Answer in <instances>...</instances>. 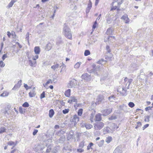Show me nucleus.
Here are the masks:
<instances>
[{"label":"nucleus","mask_w":153,"mask_h":153,"mask_svg":"<svg viewBox=\"0 0 153 153\" xmlns=\"http://www.w3.org/2000/svg\"><path fill=\"white\" fill-rule=\"evenodd\" d=\"M63 33L65 37L69 39H72V35L71 29L67 26L66 24L64 25Z\"/></svg>","instance_id":"nucleus-1"},{"label":"nucleus","mask_w":153,"mask_h":153,"mask_svg":"<svg viewBox=\"0 0 153 153\" xmlns=\"http://www.w3.org/2000/svg\"><path fill=\"white\" fill-rule=\"evenodd\" d=\"M92 69L91 70H88L87 69V71L90 73H95L97 75V73L96 72L98 71H99L100 69V66L99 65H96L95 64H93L92 65Z\"/></svg>","instance_id":"nucleus-2"},{"label":"nucleus","mask_w":153,"mask_h":153,"mask_svg":"<svg viewBox=\"0 0 153 153\" xmlns=\"http://www.w3.org/2000/svg\"><path fill=\"white\" fill-rule=\"evenodd\" d=\"M104 126V123L100 121L96 122L94 124V127L95 130H100Z\"/></svg>","instance_id":"nucleus-3"},{"label":"nucleus","mask_w":153,"mask_h":153,"mask_svg":"<svg viewBox=\"0 0 153 153\" xmlns=\"http://www.w3.org/2000/svg\"><path fill=\"white\" fill-rule=\"evenodd\" d=\"M124 83L125 85V87L127 89H128L129 88V86L131 83L133 81V79H128L126 77L124 79Z\"/></svg>","instance_id":"nucleus-4"},{"label":"nucleus","mask_w":153,"mask_h":153,"mask_svg":"<svg viewBox=\"0 0 153 153\" xmlns=\"http://www.w3.org/2000/svg\"><path fill=\"white\" fill-rule=\"evenodd\" d=\"M105 100L103 95L100 94L98 95L97 98V101L96 103V104H99L100 103H104Z\"/></svg>","instance_id":"nucleus-5"},{"label":"nucleus","mask_w":153,"mask_h":153,"mask_svg":"<svg viewBox=\"0 0 153 153\" xmlns=\"http://www.w3.org/2000/svg\"><path fill=\"white\" fill-rule=\"evenodd\" d=\"M77 84L76 80L74 79H72L70 80L68 84V88H72L74 87Z\"/></svg>","instance_id":"nucleus-6"},{"label":"nucleus","mask_w":153,"mask_h":153,"mask_svg":"<svg viewBox=\"0 0 153 153\" xmlns=\"http://www.w3.org/2000/svg\"><path fill=\"white\" fill-rule=\"evenodd\" d=\"M81 78L86 81H89L91 79V75L87 73L83 74L81 76Z\"/></svg>","instance_id":"nucleus-7"},{"label":"nucleus","mask_w":153,"mask_h":153,"mask_svg":"<svg viewBox=\"0 0 153 153\" xmlns=\"http://www.w3.org/2000/svg\"><path fill=\"white\" fill-rule=\"evenodd\" d=\"M127 88L126 87H123L121 89L119 88L117 90V91L119 92L122 95L126 96L127 95Z\"/></svg>","instance_id":"nucleus-8"},{"label":"nucleus","mask_w":153,"mask_h":153,"mask_svg":"<svg viewBox=\"0 0 153 153\" xmlns=\"http://www.w3.org/2000/svg\"><path fill=\"white\" fill-rule=\"evenodd\" d=\"M112 108H109L103 110L101 112L103 116H105L109 114L112 112Z\"/></svg>","instance_id":"nucleus-9"},{"label":"nucleus","mask_w":153,"mask_h":153,"mask_svg":"<svg viewBox=\"0 0 153 153\" xmlns=\"http://www.w3.org/2000/svg\"><path fill=\"white\" fill-rule=\"evenodd\" d=\"M122 146H118L114 150L113 153H122Z\"/></svg>","instance_id":"nucleus-10"},{"label":"nucleus","mask_w":153,"mask_h":153,"mask_svg":"<svg viewBox=\"0 0 153 153\" xmlns=\"http://www.w3.org/2000/svg\"><path fill=\"white\" fill-rule=\"evenodd\" d=\"M79 121V117L78 116L75 114L73 118L71 119V122L74 123V125H75Z\"/></svg>","instance_id":"nucleus-11"},{"label":"nucleus","mask_w":153,"mask_h":153,"mask_svg":"<svg viewBox=\"0 0 153 153\" xmlns=\"http://www.w3.org/2000/svg\"><path fill=\"white\" fill-rule=\"evenodd\" d=\"M62 65L60 66V65L59 64H56L53 65L51 67V68L53 69V70H55L56 68H58L59 67H62V68L65 67V65L63 64V62H62Z\"/></svg>","instance_id":"nucleus-12"},{"label":"nucleus","mask_w":153,"mask_h":153,"mask_svg":"<svg viewBox=\"0 0 153 153\" xmlns=\"http://www.w3.org/2000/svg\"><path fill=\"white\" fill-rule=\"evenodd\" d=\"M22 82L21 80L19 81L18 83L16 84L13 88H12V90H16L17 89L19 88L22 85Z\"/></svg>","instance_id":"nucleus-13"},{"label":"nucleus","mask_w":153,"mask_h":153,"mask_svg":"<svg viewBox=\"0 0 153 153\" xmlns=\"http://www.w3.org/2000/svg\"><path fill=\"white\" fill-rule=\"evenodd\" d=\"M102 114L99 113L96 115L94 119L95 121H100L102 120L101 116Z\"/></svg>","instance_id":"nucleus-14"},{"label":"nucleus","mask_w":153,"mask_h":153,"mask_svg":"<svg viewBox=\"0 0 153 153\" xmlns=\"http://www.w3.org/2000/svg\"><path fill=\"white\" fill-rule=\"evenodd\" d=\"M35 88H33V90H32L29 93V96L30 97H35L36 94L35 91Z\"/></svg>","instance_id":"nucleus-15"},{"label":"nucleus","mask_w":153,"mask_h":153,"mask_svg":"<svg viewBox=\"0 0 153 153\" xmlns=\"http://www.w3.org/2000/svg\"><path fill=\"white\" fill-rule=\"evenodd\" d=\"M121 19L125 21L126 23H128L129 22V19L126 15H123L121 17Z\"/></svg>","instance_id":"nucleus-16"},{"label":"nucleus","mask_w":153,"mask_h":153,"mask_svg":"<svg viewBox=\"0 0 153 153\" xmlns=\"http://www.w3.org/2000/svg\"><path fill=\"white\" fill-rule=\"evenodd\" d=\"M17 143V141H16L15 142L13 141H10L8 142L7 143V144L8 145L10 146H15Z\"/></svg>","instance_id":"nucleus-17"},{"label":"nucleus","mask_w":153,"mask_h":153,"mask_svg":"<svg viewBox=\"0 0 153 153\" xmlns=\"http://www.w3.org/2000/svg\"><path fill=\"white\" fill-rule=\"evenodd\" d=\"M34 51L36 54H39L40 52V50L39 47L38 46L35 47L34 48Z\"/></svg>","instance_id":"nucleus-18"},{"label":"nucleus","mask_w":153,"mask_h":153,"mask_svg":"<svg viewBox=\"0 0 153 153\" xmlns=\"http://www.w3.org/2000/svg\"><path fill=\"white\" fill-rule=\"evenodd\" d=\"M107 62V61L105 60L104 59H102L99 60L97 63L99 64H101L102 65H104V64L106 63Z\"/></svg>","instance_id":"nucleus-19"},{"label":"nucleus","mask_w":153,"mask_h":153,"mask_svg":"<svg viewBox=\"0 0 153 153\" xmlns=\"http://www.w3.org/2000/svg\"><path fill=\"white\" fill-rule=\"evenodd\" d=\"M84 126L87 129H89L93 127V126L90 124L86 123L84 124Z\"/></svg>","instance_id":"nucleus-20"},{"label":"nucleus","mask_w":153,"mask_h":153,"mask_svg":"<svg viewBox=\"0 0 153 153\" xmlns=\"http://www.w3.org/2000/svg\"><path fill=\"white\" fill-rule=\"evenodd\" d=\"M54 114V112L53 109H51L49 111V116L50 117L52 118Z\"/></svg>","instance_id":"nucleus-21"},{"label":"nucleus","mask_w":153,"mask_h":153,"mask_svg":"<svg viewBox=\"0 0 153 153\" xmlns=\"http://www.w3.org/2000/svg\"><path fill=\"white\" fill-rule=\"evenodd\" d=\"M71 91V90L70 89H68L65 92V95L67 97H69L70 96Z\"/></svg>","instance_id":"nucleus-22"},{"label":"nucleus","mask_w":153,"mask_h":153,"mask_svg":"<svg viewBox=\"0 0 153 153\" xmlns=\"http://www.w3.org/2000/svg\"><path fill=\"white\" fill-rule=\"evenodd\" d=\"M112 32V29L111 28H109L107 29L106 32V34L108 35H110L111 34Z\"/></svg>","instance_id":"nucleus-23"},{"label":"nucleus","mask_w":153,"mask_h":153,"mask_svg":"<svg viewBox=\"0 0 153 153\" xmlns=\"http://www.w3.org/2000/svg\"><path fill=\"white\" fill-rule=\"evenodd\" d=\"M6 130L7 129L5 127H1L0 128V134L5 132Z\"/></svg>","instance_id":"nucleus-24"},{"label":"nucleus","mask_w":153,"mask_h":153,"mask_svg":"<svg viewBox=\"0 0 153 153\" xmlns=\"http://www.w3.org/2000/svg\"><path fill=\"white\" fill-rule=\"evenodd\" d=\"M9 94V93L6 91H4V92L0 95L1 97H5L7 96Z\"/></svg>","instance_id":"nucleus-25"},{"label":"nucleus","mask_w":153,"mask_h":153,"mask_svg":"<svg viewBox=\"0 0 153 153\" xmlns=\"http://www.w3.org/2000/svg\"><path fill=\"white\" fill-rule=\"evenodd\" d=\"M44 147H42L41 146V145H38L37 146L36 149H36L37 151H42L44 149Z\"/></svg>","instance_id":"nucleus-26"},{"label":"nucleus","mask_w":153,"mask_h":153,"mask_svg":"<svg viewBox=\"0 0 153 153\" xmlns=\"http://www.w3.org/2000/svg\"><path fill=\"white\" fill-rule=\"evenodd\" d=\"M112 140V137H111L109 136L106 138L105 140V141L107 143H109L111 142Z\"/></svg>","instance_id":"nucleus-27"},{"label":"nucleus","mask_w":153,"mask_h":153,"mask_svg":"<svg viewBox=\"0 0 153 153\" xmlns=\"http://www.w3.org/2000/svg\"><path fill=\"white\" fill-rule=\"evenodd\" d=\"M29 64L31 67L34 66L35 64H36V62H33L31 60H29Z\"/></svg>","instance_id":"nucleus-28"},{"label":"nucleus","mask_w":153,"mask_h":153,"mask_svg":"<svg viewBox=\"0 0 153 153\" xmlns=\"http://www.w3.org/2000/svg\"><path fill=\"white\" fill-rule=\"evenodd\" d=\"M111 126L112 127V129H117L118 128V126L114 123H112L111 124Z\"/></svg>","instance_id":"nucleus-29"},{"label":"nucleus","mask_w":153,"mask_h":153,"mask_svg":"<svg viewBox=\"0 0 153 153\" xmlns=\"http://www.w3.org/2000/svg\"><path fill=\"white\" fill-rule=\"evenodd\" d=\"M115 97L114 96H111L108 97V100L110 101V102H112L114 100H115Z\"/></svg>","instance_id":"nucleus-30"},{"label":"nucleus","mask_w":153,"mask_h":153,"mask_svg":"<svg viewBox=\"0 0 153 153\" xmlns=\"http://www.w3.org/2000/svg\"><path fill=\"white\" fill-rule=\"evenodd\" d=\"M93 145L94 144L92 143H90L87 147V150H89L90 149H92L91 147L93 146Z\"/></svg>","instance_id":"nucleus-31"},{"label":"nucleus","mask_w":153,"mask_h":153,"mask_svg":"<svg viewBox=\"0 0 153 153\" xmlns=\"http://www.w3.org/2000/svg\"><path fill=\"white\" fill-rule=\"evenodd\" d=\"M84 143L85 142L84 141L81 142L79 144V147L81 148H83L84 146Z\"/></svg>","instance_id":"nucleus-32"},{"label":"nucleus","mask_w":153,"mask_h":153,"mask_svg":"<svg viewBox=\"0 0 153 153\" xmlns=\"http://www.w3.org/2000/svg\"><path fill=\"white\" fill-rule=\"evenodd\" d=\"M65 137L64 136L61 137L59 139V143H62L65 140Z\"/></svg>","instance_id":"nucleus-33"},{"label":"nucleus","mask_w":153,"mask_h":153,"mask_svg":"<svg viewBox=\"0 0 153 153\" xmlns=\"http://www.w3.org/2000/svg\"><path fill=\"white\" fill-rule=\"evenodd\" d=\"M115 2L113 1L112 2L111 5H112V7L111 8V10H116L117 8V6H114V4L115 3Z\"/></svg>","instance_id":"nucleus-34"},{"label":"nucleus","mask_w":153,"mask_h":153,"mask_svg":"<svg viewBox=\"0 0 153 153\" xmlns=\"http://www.w3.org/2000/svg\"><path fill=\"white\" fill-rule=\"evenodd\" d=\"M51 48V45L50 43H48L46 45V48L48 51L50 50Z\"/></svg>","instance_id":"nucleus-35"},{"label":"nucleus","mask_w":153,"mask_h":153,"mask_svg":"<svg viewBox=\"0 0 153 153\" xmlns=\"http://www.w3.org/2000/svg\"><path fill=\"white\" fill-rule=\"evenodd\" d=\"M82 63L81 62H78L76 63L74 65V68H78L80 65Z\"/></svg>","instance_id":"nucleus-36"},{"label":"nucleus","mask_w":153,"mask_h":153,"mask_svg":"<svg viewBox=\"0 0 153 153\" xmlns=\"http://www.w3.org/2000/svg\"><path fill=\"white\" fill-rule=\"evenodd\" d=\"M70 99L72 100L73 102H77V99L74 96H71L70 97Z\"/></svg>","instance_id":"nucleus-37"},{"label":"nucleus","mask_w":153,"mask_h":153,"mask_svg":"<svg viewBox=\"0 0 153 153\" xmlns=\"http://www.w3.org/2000/svg\"><path fill=\"white\" fill-rule=\"evenodd\" d=\"M90 54V51L88 50H85L84 52V55L85 56H87Z\"/></svg>","instance_id":"nucleus-38"},{"label":"nucleus","mask_w":153,"mask_h":153,"mask_svg":"<svg viewBox=\"0 0 153 153\" xmlns=\"http://www.w3.org/2000/svg\"><path fill=\"white\" fill-rule=\"evenodd\" d=\"M106 18H107L106 21L107 23L108 24L110 23L111 22V17H110L109 16H106Z\"/></svg>","instance_id":"nucleus-39"},{"label":"nucleus","mask_w":153,"mask_h":153,"mask_svg":"<svg viewBox=\"0 0 153 153\" xmlns=\"http://www.w3.org/2000/svg\"><path fill=\"white\" fill-rule=\"evenodd\" d=\"M69 111V109L68 108H65V109L63 110L62 111V113L64 114H66L68 113Z\"/></svg>","instance_id":"nucleus-40"},{"label":"nucleus","mask_w":153,"mask_h":153,"mask_svg":"<svg viewBox=\"0 0 153 153\" xmlns=\"http://www.w3.org/2000/svg\"><path fill=\"white\" fill-rule=\"evenodd\" d=\"M23 107L27 108L29 106V104L27 102H25L22 105Z\"/></svg>","instance_id":"nucleus-41"},{"label":"nucleus","mask_w":153,"mask_h":153,"mask_svg":"<svg viewBox=\"0 0 153 153\" xmlns=\"http://www.w3.org/2000/svg\"><path fill=\"white\" fill-rule=\"evenodd\" d=\"M24 110L23 108L21 106L19 108V112L21 114H23L24 112H25V111H24Z\"/></svg>","instance_id":"nucleus-42"},{"label":"nucleus","mask_w":153,"mask_h":153,"mask_svg":"<svg viewBox=\"0 0 153 153\" xmlns=\"http://www.w3.org/2000/svg\"><path fill=\"white\" fill-rule=\"evenodd\" d=\"M83 109L82 108L79 109L78 112V115L79 116H81L82 114Z\"/></svg>","instance_id":"nucleus-43"},{"label":"nucleus","mask_w":153,"mask_h":153,"mask_svg":"<svg viewBox=\"0 0 153 153\" xmlns=\"http://www.w3.org/2000/svg\"><path fill=\"white\" fill-rule=\"evenodd\" d=\"M128 106L131 108H133L135 106L134 104L132 102H130L128 104Z\"/></svg>","instance_id":"nucleus-44"},{"label":"nucleus","mask_w":153,"mask_h":153,"mask_svg":"<svg viewBox=\"0 0 153 153\" xmlns=\"http://www.w3.org/2000/svg\"><path fill=\"white\" fill-rule=\"evenodd\" d=\"M26 41H27L28 42H29V33L27 32L26 35L25 37Z\"/></svg>","instance_id":"nucleus-45"},{"label":"nucleus","mask_w":153,"mask_h":153,"mask_svg":"<svg viewBox=\"0 0 153 153\" xmlns=\"http://www.w3.org/2000/svg\"><path fill=\"white\" fill-rule=\"evenodd\" d=\"M51 145L49 146L47 148V149L46 151V153H49V152H50L51 150Z\"/></svg>","instance_id":"nucleus-46"},{"label":"nucleus","mask_w":153,"mask_h":153,"mask_svg":"<svg viewBox=\"0 0 153 153\" xmlns=\"http://www.w3.org/2000/svg\"><path fill=\"white\" fill-rule=\"evenodd\" d=\"M10 153H19V151L17 149H14L11 151Z\"/></svg>","instance_id":"nucleus-47"},{"label":"nucleus","mask_w":153,"mask_h":153,"mask_svg":"<svg viewBox=\"0 0 153 153\" xmlns=\"http://www.w3.org/2000/svg\"><path fill=\"white\" fill-rule=\"evenodd\" d=\"M92 4L91 0H89V3L88 5L87 8L91 9L92 7Z\"/></svg>","instance_id":"nucleus-48"},{"label":"nucleus","mask_w":153,"mask_h":153,"mask_svg":"<svg viewBox=\"0 0 153 153\" xmlns=\"http://www.w3.org/2000/svg\"><path fill=\"white\" fill-rule=\"evenodd\" d=\"M117 118V117L116 116L113 115L111 116V117L108 118V119L109 120H115Z\"/></svg>","instance_id":"nucleus-49"},{"label":"nucleus","mask_w":153,"mask_h":153,"mask_svg":"<svg viewBox=\"0 0 153 153\" xmlns=\"http://www.w3.org/2000/svg\"><path fill=\"white\" fill-rule=\"evenodd\" d=\"M45 92L43 91L40 95L41 99L45 98Z\"/></svg>","instance_id":"nucleus-50"},{"label":"nucleus","mask_w":153,"mask_h":153,"mask_svg":"<svg viewBox=\"0 0 153 153\" xmlns=\"http://www.w3.org/2000/svg\"><path fill=\"white\" fill-rule=\"evenodd\" d=\"M5 65V64L2 61H0V67H4Z\"/></svg>","instance_id":"nucleus-51"},{"label":"nucleus","mask_w":153,"mask_h":153,"mask_svg":"<svg viewBox=\"0 0 153 153\" xmlns=\"http://www.w3.org/2000/svg\"><path fill=\"white\" fill-rule=\"evenodd\" d=\"M150 118V117L149 116H147L145 117V118L144 120V121L145 122H149V118Z\"/></svg>","instance_id":"nucleus-52"},{"label":"nucleus","mask_w":153,"mask_h":153,"mask_svg":"<svg viewBox=\"0 0 153 153\" xmlns=\"http://www.w3.org/2000/svg\"><path fill=\"white\" fill-rule=\"evenodd\" d=\"M104 131L105 132V133H108L109 131V127H106L104 129Z\"/></svg>","instance_id":"nucleus-53"},{"label":"nucleus","mask_w":153,"mask_h":153,"mask_svg":"<svg viewBox=\"0 0 153 153\" xmlns=\"http://www.w3.org/2000/svg\"><path fill=\"white\" fill-rule=\"evenodd\" d=\"M106 48L107 52L108 53H110L111 52V51L109 46L108 45H107Z\"/></svg>","instance_id":"nucleus-54"},{"label":"nucleus","mask_w":153,"mask_h":153,"mask_svg":"<svg viewBox=\"0 0 153 153\" xmlns=\"http://www.w3.org/2000/svg\"><path fill=\"white\" fill-rule=\"evenodd\" d=\"M84 150L82 149V148H80L78 149L77 150V151L79 152L82 153L84 152Z\"/></svg>","instance_id":"nucleus-55"},{"label":"nucleus","mask_w":153,"mask_h":153,"mask_svg":"<svg viewBox=\"0 0 153 153\" xmlns=\"http://www.w3.org/2000/svg\"><path fill=\"white\" fill-rule=\"evenodd\" d=\"M13 4L11 2H10V3L8 4V5H7V7L8 8H10L12 7L13 5Z\"/></svg>","instance_id":"nucleus-56"},{"label":"nucleus","mask_w":153,"mask_h":153,"mask_svg":"<svg viewBox=\"0 0 153 153\" xmlns=\"http://www.w3.org/2000/svg\"><path fill=\"white\" fill-rule=\"evenodd\" d=\"M152 108V106L151 107H147L145 108V111H147L149 110H151Z\"/></svg>","instance_id":"nucleus-57"},{"label":"nucleus","mask_w":153,"mask_h":153,"mask_svg":"<svg viewBox=\"0 0 153 153\" xmlns=\"http://www.w3.org/2000/svg\"><path fill=\"white\" fill-rule=\"evenodd\" d=\"M4 114L5 115H9V114L7 110L5 109L4 112H3Z\"/></svg>","instance_id":"nucleus-58"},{"label":"nucleus","mask_w":153,"mask_h":153,"mask_svg":"<svg viewBox=\"0 0 153 153\" xmlns=\"http://www.w3.org/2000/svg\"><path fill=\"white\" fill-rule=\"evenodd\" d=\"M38 132V130H37V129H34V131L33 133V135H36L37 134V133Z\"/></svg>","instance_id":"nucleus-59"},{"label":"nucleus","mask_w":153,"mask_h":153,"mask_svg":"<svg viewBox=\"0 0 153 153\" xmlns=\"http://www.w3.org/2000/svg\"><path fill=\"white\" fill-rule=\"evenodd\" d=\"M149 126V124H147L144 126L143 127V129L144 130L145 128L148 127Z\"/></svg>","instance_id":"nucleus-60"},{"label":"nucleus","mask_w":153,"mask_h":153,"mask_svg":"<svg viewBox=\"0 0 153 153\" xmlns=\"http://www.w3.org/2000/svg\"><path fill=\"white\" fill-rule=\"evenodd\" d=\"M56 149L57 148L56 147H54V149L52 151V152L53 153H56L57 152Z\"/></svg>","instance_id":"nucleus-61"},{"label":"nucleus","mask_w":153,"mask_h":153,"mask_svg":"<svg viewBox=\"0 0 153 153\" xmlns=\"http://www.w3.org/2000/svg\"><path fill=\"white\" fill-rule=\"evenodd\" d=\"M39 58V56L38 55H36L32 59L33 60H35L36 59H38Z\"/></svg>","instance_id":"nucleus-62"},{"label":"nucleus","mask_w":153,"mask_h":153,"mask_svg":"<svg viewBox=\"0 0 153 153\" xmlns=\"http://www.w3.org/2000/svg\"><path fill=\"white\" fill-rule=\"evenodd\" d=\"M12 35L13 36V38H15V37L16 36V35L15 34V33L14 32L12 31Z\"/></svg>","instance_id":"nucleus-63"},{"label":"nucleus","mask_w":153,"mask_h":153,"mask_svg":"<svg viewBox=\"0 0 153 153\" xmlns=\"http://www.w3.org/2000/svg\"><path fill=\"white\" fill-rule=\"evenodd\" d=\"M7 57L6 54H4L2 56V59L3 60H4Z\"/></svg>","instance_id":"nucleus-64"}]
</instances>
